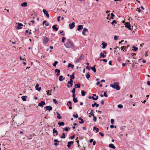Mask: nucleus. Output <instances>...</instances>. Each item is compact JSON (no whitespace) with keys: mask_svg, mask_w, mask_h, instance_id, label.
Returning a JSON list of instances; mask_svg holds the SVG:
<instances>
[{"mask_svg":"<svg viewBox=\"0 0 150 150\" xmlns=\"http://www.w3.org/2000/svg\"><path fill=\"white\" fill-rule=\"evenodd\" d=\"M53 134H56L55 135L57 136L58 135L57 131L56 130L55 128H54L53 129Z\"/></svg>","mask_w":150,"mask_h":150,"instance_id":"nucleus-19","label":"nucleus"},{"mask_svg":"<svg viewBox=\"0 0 150 150\" xmlns=\"http://www.w3.org/2000/svg\"><path fill=\"white\" fill-rule=\"evenodd\" d=\"M97 120V117L95 116H94L93 118V121L94 122H96Z\"/></svg>","mask_w":150,"mask_h":150,"instance_id":"nucleus-43","label":"nucleus"},{"mask_svg":"<svg viewBox=\"0 0 150 150\" xmlns=\"http://www.w3.org/2000/svg\"><path fill=\"white\" fill-rule=\"evenodd\" d=\"M84 58V55L83 54H81L79 58L76 59L75 62L76 63H78L81 60L83 59Z\"/></svg>","mask_w":150,"mask_h":150,"instance_id":"nucleus-3","label":"nucleus"},{"mask_svg":"<svg viewBox=\"0 0 150 150\" xmlns=\"http://www.w3.org/2000/svg\"><path fill=\"white\" fill-rule=\"evenodd\" d=\"M90 75L88 73L86 75V77L87 79H89V78L90 77Z\"/></svg>","mask_w":150,"mask_h":150,"instance_id":"nucleus-38","label":"nucleus"},{"mask_svg":"<svg viewBox=\"0 0 150 150\" xmlns=\"http://www.w3.org/2000/svg\"><path fill=\"white\" fill-rule=\"evenodd\" d=\"M58 124L60 126H64V122H59Z\"/></svg>","mask_w":150,"mask_h":150,"instance_id":"nucleus-28","label":"nucleus"},{"mask_svg":"<svg viewBox=\"0 0 150 150\" xmlns=\"http://www.w3.org/2000/svg\"><path fill=\"white\" fill-rule=\"evenodd\" d=\"M114 23H116V21L115 20H113L111 22V24L112 25H113Z\"/></svg>","mask_w":150,"mask_h":150,"instance_id":"nucleus-49","label":"nucleus"},{"mask_svg":"<svg viewBox=\"0 0 150 150\" xmlns=\"http://www.w3.org/2000/svg\"><path fill=\"white\" fill-rule=\"evenodd\" d=\"M86 93V92H85L84 91H81V95L82 96H84L85 94Z\"/></svg>","mask_w":150,"mask_h":150,"instance_id":"nucleus-32","label":"nucleus"},{"mask_svg":"<svg viewBox=\"0 0 150 150\" xmlns=\"http://www.w3.org/2000/svg\"><path fill=\"white\" fill-rule=\"evenodd\" d=\"M77 142V144H78V146L79 147H81V146H80V145L79 144V140H78L77 141H76Z\"/></svg>","mask_w":150,"mask_h":150,"instance_id":"nucleus-56","label":"nucleus"},{"mask_svg":"<svg viewBox=\"0 0 150 150\" xmlns=\"http://www.w3.org/2000/svg\"><path fill=\"white\" fill-rule=\"evenodd\" d=\"M69 26L70 29H72L75 27V23L72 22L71 23L69 24Z\"/></svg>","mask_w":150,"mask_h":150,"instance_id":"nucleus-8","label":"nucleus"},{"mask_svg":"<svg viewBox=\"0 0 150 150\" xmlns=\"http://www.w3.org/2000/svg\"><path fill=\"white\" fill-rule=\"evenodd\" d=\"M56 113L57 114V117L59 119H61L62 118V117L60 116V114L58 112H56Z\"/></svg>","mask_w":150,"mask_h":150,"instance_id":"nucleus-31","label":"nucleus"},{"mask_svg":"<svg viewBox=\"0 0 150 150\" xmlns=\"http://www.w3.org/2000/svg\"><path fill=\"white\" fill-rule=\"evenodd\" d=\"M66 38L64 37H63L62 38V42H64L66 40Z\"/></svg>","mask_w":150,"mask_h":150,"instance_id":"nucleus-41","label":"nucleus"},{"mask_svg":"<svg viewBox=\"0 0 150 150\" xmlns=\"http://www.w3.org/2000/svg\"><path fill=\"white\" fill-rule=\"evenodd\" d=\"M78 27L77 30L78 31H80L83 28L82 25H79L78 26Z\"/></svg>","mask_w":150,"mask_h":150,"instance_id":"nucleus-16","label":"nucleus"},{"mask_svg":"<svg viewBox=\"0 0 150 150\" xmlns=\"http://www.w3.org/2000/svg\"><path fill=\"white\" fill-rule=\"evenodd\" d=\"M107 92V91H105L104 92V94H103V95L105 97H108V95L106 94Z\"/></svg>","mask_w":150,"mask_h":150,"instance_id":"nucleus-45","label":"nucleus"},{"mask_svg":"<svg viewBox=\"0 0 150 150\" xmlns=\"http://www.w3.org/2000/svg\"><path fill=\"white\" fill-rule=\"evenodd\" d=\"M75 137V135L74 134L72 136H71L70 137V138L71 139H72L74 138Z\"/></svg>","mask_w":150,"mask_h":150,"instance_id":"nucleus-53","label":"nucleus"},{"mask_svg":"<svg viewBox=\"0 0 150 150\" xmlns=\"http://www.w3.org/2000/svg\"><path fill=\"white\" fill-rule=\"evenodd\" d=\"M99 134L100 135L101 137L103 136H104V134L100 132H99Z\"/></svg>","mask_w":150,"mask_h":150,"instance_id":"nucleus-55","label":"nucleus"},{"mask_svg":"<svg viewBox=\"0 0 150 150\" xmlns=\"http://www.w3.org/2000/svg\"><path fill=\"white\" fill-rule=\"evenodd\" d=\"M67 105L69 106V109L70 110H71L72 109L71 107V101H69L67 103Z\"/></svg>","mask_w":150,"mask_h":150,"instance_id":"nucleus-7","label":"nucleus"},{"mask_svg":"<svg viewBox=\"0 0 150 150\" xmlns=\"http://www.w3.org/2000/svg\"><path fill=\"white\" fill-rule=\"evenodd\" d=\"M75 88H74L71 91V92L73 93H75Z\"/></svg>","mask_w":150,"mask_h":150,"instance_id":"nucleus-46","label":"nucleus"},{"mask_svg":"<svg viewBox=\"0 0 150 150\" xmlns=\"http://www.w3.org/2000/svg\"><path fill=\"white\" fill-rule=\"evenodd\" d=\"M96 66V65H95L94 66H93V67H92L91 68V69L93 71V72L94 73L96 72V70L95 68Z\"/></svg>","mask_w":150,"mask_h":150,"instance_id":"nucleus-21","label":"nucleus"},{"mask_svg":"<svg viewBox=\"0 0 150 150\" xmlns=\"http://www.w3.org/2000/svg\"><path fill=\"white\" fill-rule=\"evenodd\" d=\"M117 107L118 108H123V106L121 104H119L117 105Z\"/></svg>","mask_w":150,"mask_h":150,"instance_id":"nucleus-39","label":"nucleus"},{"mask_svg":"<svg viewBox=\"0 0 150 150\" xmlns=\"http://www.w3.org/2000/svg\"><path fill=\"white\" fill-rule=\"evenodd\" d=\"M132 48L134 49V51H137L138 49V48L137 47H135L134 46H133Z\"/></svg>","mask_w":150,"mask_h":150,"instance_id":"nucleus-35","label":"nucleus"},{"mask_svg":"<svg viewBox=\"0 0 150 150\" xmlns=\"http://www.w3.org/2000/svg\"><path fill=\"white\" fill-rule=\"evenodd\" d=\"M111 16L112 17V19H113L112 18V17H114L115 16V15L112 13L111 14Z\"/></svg>","mask_w":150,"mask_h":150,"instance_id":"nucleus-57","label":"nucleus"},{"mask_svg":"<svg viewBox=\"0 0 150 150\" xmlns=\"http://www.w3.org/2000/svg\"><path fill=\"white\" fill-rule=\"evenodd\" d=\"M110 122H111V124H113L114 123V119H112L111 120Z\"/></svg>","mask_w":150,"mask_h":150,"instance_id":"nucleus-48","label":"nucleus"},{"mask_svg":"<svg viewBox=\"0 0 150 150\" xmlns=\"http://www.w3.org/2000/svg\"><path fill=\"white\" fill-rule=\"evenodd\" d=\"M42 11L43 12L44 14H45L47 18H49V15L48 12L45 10L44 9L42 10Z\"/></svg>","mask_w":150,"mask_h":150,"instance_id":"nucleus-6","label":"nucleus"},{"mask_svg":"<svg viewBox=\"0 0 150 150\" xmlns=\"http://www.w3.org/2000/svg\"><path fill=\"white\" fill-rule=\"evenodd\" d=\"M125 27L128 28L129 30L131 29V25L129 22L125 23Z\"/></svg>","mask_w":150,"mask_h":150,"instance_id":"nucleus-5","label":"nucleus"},{"mask_svg":"<svg viewBox=\"0 0 150 150\" xmlns=\"http://www.w3.org/2000/svg\"><path fill=\"white\" fill-rule=\"evenodd\" d=\"M98 98V96H97L96 98L94 97L93 96H90L88 97V98L90 99H92L93 100H97Z\"/></svg>","mask_w":150,"mask_h":150,"instance_id":"nucleus-14","label":"nucleus"},{"mask_svg":"<svg viewBox=\"0 0 150 150\" xmlns=\"http://www.w3.org/2000/svg\"><path fill=\"white\" fill-rule=\"evenodd\" d=\"M39 86V84L38 83L35 86V88L36 90L38 89V88Z\"/></svg>","mask_w":150,"mask_h":150,"instance_id":"nucleus-47","label":"nucleus"},{"mask_svg":"<svg viewBox=\"0 0 150 150\" xmlns=\"http://www.w3.org/2000/svg\"><path fill=\"white\" fill-rule=\"evenodd\" d=\"M54 142H59V141L57 139H55L54 140Z\"/></svg>","mask_w":150,"mask_h":150,"instance_id":"nucleus-62","label":"nucleus"},{"mask_svg":"<svg viewBox=\"0 0 150 150\" xmlns=\"http://www.w3.org/2000/svg\"><path fill=\"white\" fill-rule=\"evenodd\" d=\"M147 84L149 86H150V81H147Z\"/></svg>","mask_w":150,"mask_h":150,"instance_id":"nucleus-64","label":"nucleus"},{"mask_svg":"<svg viewBox=\"0 0 150 150\" xmlns=\"http://www.w3.org/2000/svg\"><path fill=\"white\" fill-rule=\"evenodd\" d=\"M73 143H74L73 141H70V142H68V144L67 145V146L68 147L69 149L70 148V147L71 146V145L73 144Z\"/></svg>","mask_w":150,"mask_h":150,"instance_id":"nucleus-12","label":"nucleus"},{"mask_svg":"<svg viewBox=\"0 0 150 150\" xmlns=\"http://www.w3.org/2000/svg\"><path fill=\"white\" fill-rule=\"evenodd\" d=\"M68 67H71L72 69H73L74 67V65L72 64L71 63H69L68 64Z\"/></svg>","mask_w":150,"mask_h":150,"instance_id":"nucleus-26","label":"nucleus"},{"mask_svg":"<svg viewBox=\"0 0 150 150\" xmlns=\"http://www.w3.org/2000/svg\"><path fill=\"white\" fill-rule=\"evenodd\" d=\"M114 39L115 40H117V38H118L117 37L116 35L114 36Z\"/></svg>","mask_w":150,"mask_h":150,"instance_id":"nucleus-51","label":"nucleus"},{"mask_svg":"<svg viewBox=\"0 0 150 150\" xmlns=\"http://www.w3.org/2000/svg\"><path fill=\"white\" fill-rule=\"evenodd\" d=\"M52 28L54 31H57L58 30V28L56 27L55 25H53L52 27Z\"/></svg>","mask_w":150,"mask_h":150,"instance_id":"nucleus-23","label":"nucleus"},{"mask_svg":"<svg viewBox=\"0 0 150 150\" xmlns=\"http://www.w3.org/2000/svg\"><path fill=\"white\" fill-rule=\"evenodd\" d=\"M73 80H70V81H68V83L69 84H70L71 86V87H72V85H73Z\"/></svg>","mask_w":150,"mask_h":150,"instance_id":"nucleus-30","label":"nucleus"},{"mask_svg":"<svg viewBox=\"0 0 150 150\" xmlns=\"http://www.w3.org/2000/svg\"><path fill=\"white\" fill-rule=\"evenodd\" d=\"M93 130H96V132H98L99 131V129L98 128H96L95 126L93 127Z\"/></svg>","mask_w":150,"mask_h":150,"instance_id":"nucleus-33","label":"nucleus"},{"mask_svg":"<svg viewBox=\"0 0 150 150\" xmlns=\"http://www.w3.org/2000/svg\"><path fill=\"white\" fill-rule=\"evenodd\" d=\"M101 45H103L102 48L104 49L105 48L106 46H107V44L105 42H103Z\"/></svg>","mask_w":150,"mask_h":150,"instance_id":"nucleus-22","label":"nucleus"},{"mask_svg":"<svg viewBox=\"0 0 150 150\" xmlns=\"http://www.w3.org/2000/svg\"><path fill=\"white\" fill-rule=\"evenodd\" d=\"M41 87H40L39 88H38V89L36 90H38L39 91H40L41 90Z\"/></svg>","mask_w":150,"mask_h":150,"instance_id":"nucleus-63","label":"nucleus"},{"mask_svg":"<svg viewBox=\"0 0 150 150\" xmlns=\"http://www.w3.org/2000/svg\"><path fill=\"white\" fill-rule=\"evenodd\" d=\"M100 61H103L105 62H107V60L106 59H102V60H100Z\"/></svg>","mask_w":150,"mask_h":150,"instance_id":"nucleus-54","label":"nucleus"},{"mask_svg":"<svg viewBox=\"0 0 150 150\" xmlns=\"http://www.w3.org/2000/svg\"><path fill=\"white\" fill-rule=\"evenodd\" d=\"M44 108L47 109V110H48L50 111H51L52 109V108L50 105L49 106H46Z\"/></svg>","mask_w":150,"mask_h":150,"instance_id":"nucleus-13","label":"nucleus"},{"mask_svg":"<svg viewBox=\"0 0 150 150\" xmlns=\"http://www.w3.org/2000/svg\"><path fill=\"white\" fill-rule=\"evenodd\" d=\"M65 79V78H63V76L62 75L60 76L59 78V80L60 81H62L63 80Z\"/></svg>","mask_w":150,"mask_h":150,"instance_id":"nucleus-17","label":"nucleus"},{"mask_svg":"<svg viewBox=\"0 0 150 150\" xmlns=\"http://www.w3.org/2000/svg\"><path fill=\"white\" fill-rule=\"evenodd\" d=\"M53 101L54 103L55 104H56L57 103V101H56V99H53Z\"/></svg>","mask_w":150,"mask_h":150,"instance_id":"nucleus-50","label":"nucleus"},{"mask_svg":"<svg viewBox=\"0 0 150 150\" xmlns=\"http://www.w3.org/2000/svg\"><path fill=\"white\" fill-rule=\"evenodd\" d=\"M55 72L56 73L57 72V73H60V70L57 69H56L55 70Z\"/></svg>","mask_w":150,"mask_h":150,"instance_id":"nucleus-42","label":"nucleus"},{"mask_svg":"<svg viewBox=\"0 0 150 150\" xmlns=\"http://www.w3.org/2000/svg\"><path fill=\"white\" fill-rule=\"evenodd\" d=\"M21 6L22 7H26L27 6V3L26 2H23L21 4Z\"/></svg>","mask_w":150,"mask_h":150,"instance_id":"nucleus-20","label":"nucleus"},{"mask_svg":"<svg viewBox=\"0 0 150 150\" xmlns=\"http://www.w3.org/2000/svg\"><path fill=\"white\" fill-rule=\"evenodd\" d=\"M109 147L113 149H115L116 148L115 146L113 144H109Z\"/></svg>","mask_w":150,"mask_h":150,"instance_id":"nucleus-15","label":"nucleus"},{"mask_svg":"<svg viewBox=\"0 0 150 150\" xmlns=\"http://www.w3.org/2000/svg\"><path fill=\"white\" fill-rule=\"evenodd\" d=\"M27 96H23L21 97V98L22 99L23 101H26L27 100Z\"/></svg>","mask_w":150,"mask_h":150,"instance_id":"nucleus-18","label":"nucleus"},{"mask_svg":"<svg viewBox=\"0 0 150 150\" xmlns=\"http://www.w3.org/2000/svg\"><path fill=\"white\" fill-rule=\"evenodd\" d=\"M69 129H70L69 128H68L67 127H66L65 128H63V129H64V130L66 132H68L69 131Z\"/></svg>","mask_w":150,"mask_h":150,"instance_id":"nucleus-40","label":"nucleus"},{"mask_svg":"<svg viewBox=\"0 0 150 150\" xmlns=\"http://www.w3.org/2000/svg\"><path fill=\"white\" fill-rule=\"evenodd\" d=\"M49 41V39L46 37H45L43 41V43L44 45L47 44Z\"/></svg>","mask_w":150,"mask_h":150,"instance_id":"nucleus-4","label":"nucleus"},{"mask_svg":"<svg viewBox=\"0 0 150 150\" xmlns=\"http://www.w3.org/2000/svg\"><path fill=\"white\" fill-rule=\"evenodd\" d=\"M96 103H95L93 104H92V107H94L95 106H96Z\"/></svg>","mask_w":150,"mask_h":150,"instance_id":"nucleus-61","label":"nucleus"},{"mask_svg":"<svg viewBox=\"0 0 150 150\" xmlns=\"http://www.w3.org/2000/svg\"><path fill=\"white\" fill-rule=\"evenodd\" d=\"M121 50H122L123 52H126V51L127 49L128 48V46H123L122 47H121Z\"/></svg>","mask_w":150,"mask_h":150,"instance_id":"nucleus-9","label":"nucleus"},{"mask_svg":"<svg viewBox=\"0 0 150 150\" xmlns=\"http://www.w3.org/2000/svg\"><path fill=\"white\" fill-rule=\"evenodd\" d=\"M110 86L116 89L117 91L120 89V88L118 85V83L117 82H114L113 84H110Z\"/></svg>","mask_w":150,"mask_h":150,"instance_id":"nucleus-2","label":"nucleus"},{"mask_svg":"<svg viewBox=\"0 0 150 150\" xmlns=\"http://www.w3.org/2000/svg\"><path fill=\"white\" fill-rule=\"evenodd\" d=\"M83 31L84 32H87L88 31V30L86 28H84L83 29Z\"/></svg>","mask_w":150,"mask_h":150,"instance_id":"nucleus-60","label":"nucleus"},{"mask_svg":"<svg viewBox=\"0 0 150 150\" xmlns=\"http://www.w3.org/2000/svg\"><path fill=\"white\" fill-rule=\"evenodd\" d=\"M100 103L102 105H103L104 104V101L103 100H101V102H100Z\"/></svg>","mask_w":150,"mask_h":150,"instance_id":"nucleus-59","label":"nucleus"},{"mask_svg":"<svg viewBox=\"0 0 150 150\" xmlns=\"http://www.w3.org/2000/svg\"><path fill=\"white\" fill-rule=\"evenodd\" d=\"M70 80H73V79H74L75 78V77L74 76H73V75H71L70 76Z\"/></svg>","mask_w":150,"mask_h":150,"instance_id":"nucleus-34","label":"nucleus"},{"mask_svg":"<svg viewBox=\"0 0 150 150\" xmlns=\"http://www.w3.org/2000/svg\"><path fill=\"white\" fill-rule=\"evenodd\" d=\"M60 33L62 34V36H64V34L63 33V31H60Z\"/></svg>","mask_w":150,"mask_h":150,"instance_id":"nucleus-58","label":"nucleus"},{"mask_svg":"<svg viewBox=\"0 0 150 150\" xmlns=\"http://www.w3.org/2000/svg\"><path fill=\"white\" fill-rule=\"evenodd\" d=\"M73 116L74 117L77 118L78 117V115L77 114H76V115H73Z\"/></svg>","mask_w":150,"mask_h":150,"instance_id":"nucleus-44","label":"nucleus"},{"mask_svg":"<svg viewBox=\"0 0 150 150\" xmlns=\"http://www.w3.org/2000/svg\"><path fill=\"white\" fill-rule=\"evenodd\" d=\"M61 18V16H59L57 17V21H58L59 22L60 21V19Z\"/></svg>","mask_w":150,"mask_h":150,"instance_id":"nucleus-52","label":"nucleus"},{"mask_svg":"<svg viewBox=\"0 0 150 150\" xmlns=\"http://www.w3.org/2000/svg\"><path fill=\"white\" fill-rule=\"evenodd\" d=\"M100 55L101 57H103V58H105L106 57V55H104V54L102 52H101L100 53Z\"/></svg>","mask_w":150,"mask_h":150,"instance_id":"nucleus-24","label":"nucleus"},{"mask_svg":"<svg viewBox=\"0 0 150 150\" xmlns=\"http://www.w3.org/2000/svg\"><path fill=\"white\" fill-rule=\"evenodd\" d=\"M58 62L57 61H55L54 62L53 64V65L54 67H56V65L57 64Z\"/></svg>","mask_w":150,"mask_h":150,"instance_id":"nucleus-36","label":"nucleus"},{"mask_svg":"<svg viewBox=\"0 0 150 150\" xmlns=\"http://www.w3.org/2000/svg\"><path fill=\"white\" fill-rule=\"evenodd\" d=\"M73 101L74 103H76L78 102V100H77V97L76 98H73Z\"/></svg>","mask_w":150,"mask_h":150,"instance_id":"nucleus-29","label":"nucleus"},{"mask_svg":"<svg viewBox=\"0 0 150 150\" xmlns=\"http://www.w3.org/2000/svg\"><path fill=\"white\" fill-rule=\"evenodd\" d=\"M74 87L75 88H80V83H78L77 84H75L74 85Z\"/></svg>","mask_w":150,"mask_h":150,"instance_id":"nucleus-25","label":"nucleus"},{"mask_svg":"<svg viewBox=\"0 0 150 150\" xmlns=\"http://www.w3.org/2000/svg\"><path fill=\"white\" fill-rule=\"evenodd\" d=\"M64 45L65 47L67 48H71L74 49L75 48V46L73 42L71 40H68V42L65 44Z\"/></svg>","mask_w":150,"mask_h":150,"instance_id":"nucleus-1","label":"nucleus"},{"mask_svg":"<svg viewBox=\"0 0 150 150\" xmlns=\"http://www.w3.org/2000/svg\"><path fill=\"white\" fill-rule=\"evenodd\" d=\"M45 104V102L42 100L41 101L40 103H38V106L40 107H43V106Z\"/></svg>","mask_w":150,"mask_h":150,"instance_id":"nucleus-10","label":"nucleus"},{"mask_svg":"<svg viewBox=\"0 0 150 150\" xmlns=\"http://www.w3.org/2000/svg\"><path fill=\"white\" fill-rule=\"evenodd\" d=\"M18 26L17 27V28H16V29H21L22 28V27L21 26H23V24L21 23H18Z\"/></svg>","mask_w":150,"mask_h":150,"instance_id":"nucleus-11","label":"nucleus"},{"mask_svg":"<svg viewBox=\"0 0 150 150\" xmlns=\"http://www.w3.org/2000/svg\"><path fill=\"white\" fill-rule=\"evenodd\" d=\"M78 119L79 120H81V121L79 122V123L80 124H82L84 122V121L83 120V119H82L81 117H79L78 118Z\"/></svg>","mask_w":150,"mask_h":150,"instance_id":"nucleus-27","label":"nucleus"},{"mask_svg":"<svg viewBox=\"0 0 150 150\" xmlns=\"http://www.w3.org/2000/svg\"><path fill=\"white\" fill-rule=\"evenodd\" d=\"M61 139H64L65 138V134L64 133H62V135L60 137Z\"/></svg>","mask_w":150,"mask_h":150,"instance_id":"nucleus-37","label":"nucleus"}]
</instances>
